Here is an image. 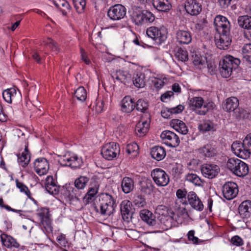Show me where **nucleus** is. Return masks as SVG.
Returning a JSON list of instances; mask_svg holds the SVG:
<instances>
[{"label": "nucleus", "instance_id": "obj_1", "mask_svg": "<svg viewBox=\"0 0 251 251\" xmlns=\"http://www.w3.org/2000/svg\"><path fill=\"white\" fill-rule=\"evenodd\" d=\"M214 24L216 31L220 35L219 39L216 41L217 47L220 50L227 49L231 42L229 22L226 17L218 15L214 19Z\"/></svg>", "mask_w": 251, "mask_h": 251}, {"label": "nucleus", "instance_id": "obj_2", "mask_svg": "<svg viewBox=\"0 0 251 251\" xmlns=\"http://www.w3.org/2000/svg\"><path fill=\"white\" fill-rule=\"evenodd\" d=\"M189 105L191 110L199 115H206L208 111L214 109V103L210 100L204 101L201 97H195L189 100Z\"/></svg>", "mask_w": 251, "mask_h": 251}, {"label": "nucleus", "instance_id": "obj_3", "mask_svg": "<svg viewBox=\"0 0 251 251\" xmlns=\"http://www.w3.org/2000/svg\"><path fill=\"white\" fill-rule=\"evenodd\" d=\"M240 60L230 55L225 56L219 63V72L223 77H229L233 70L238 68Z\"/></svg>", "mask_w": 251, "mask_h": 251}, {"label": "nucleus", "instance_id": "obj_4", "mask_svg": "<svg viewBox=\"0 0 251 251\" xmlns=\"http://www.w3.org/2000/svg\"><path fill=\"white\" fill-rule=\"evenodd\" d=\"M233 153L243 159H247L251 153V133L248 134L243 142H234L231 145Z\"/></svg>", "mask_w": 251, "mask_h": 251}, {"label": "nucleus", "instance_id": "obj_5", "mask_svg": "<svg viewBox=\"0 0 251 251\" xmlns=\"http://www.w3.org/2000/svg\"><path fill=\"white\" fill-rule=\"evenodd\" d=\"M155 16L150 11L147 10H136L133 11L131 15V20L135 25H142L148 23H152L154 21Z\"/></svg>", "mask_w": 251, "mask_h": 251}, {"label": "nucleus", "instance_id": "obj_6", "mask_svg": "<svg viewBox=\"0 0 251 251\" xmlns=\"http://www.w3.org/2000/svg\"><path fill=\"white\" fill-rule=\"evenodd\" d=\"M58 161L62 166H68L74 169L80 168L83 164V161L81 157L70 152L60 157Z\"/></svg>", "mask_w": 251, "mask_h": 251}, {"label": "nucleus", "instance_id": "obj_7", "mask_svg": "<svg viewBox=\"0 0 251 251\" xmlns=\"http://www.w3.org/2000/svg\"><path fill=\"white\" fill-rule=\"evenodd\" d=\"M146 34L149 38L160 44L166 40L167 30L163 26L160 28L151 26L147 29Z\"/></svg>", "mask_w": 251, "mask_h": 251}, {"label": "nucleus", "instance_id": "obj_8", "mask_svg": "<svg viewBox=\"0 0 251 251\" xmlns=\"http://www.w3.org/2000/svg\"><path fill=\"white\" fill-rule=\"evenodd\" d=\"M120 151L119 144L115 142H110L102 147L101 154L105 159L112 160L119 154Z\"/></svg>", "mask_w": 251, "mask_h": 251}, {"label": "nucleus", "instance_id": "obj_9", "mask_svg": "<svg viewBox=\"0 0 251 251\" xmlns=\"http://www.w3.org/2000/svg\"><path fill=\"white\" fill-rule=\"evenodd\" d=\"M151 176L155 184L158 186H166L169 182V177L162 169L156 168L151 173Z\"/></svg>", "mask_w": 251, "mask_h": 251}, {"label": "nucleus", "instance_id": "obj_10", "mask_svg": "<svg viewBox=\"0 0 251 251\" xmlns=\"http://www.w3.org/2000/svg\"><path fill=\"white\" fill-rule=\"evenodd\" d=\"M126 9L120 4H117L110 7L107 12L109 18L113 20L117 21L123 19L126 15Z\"/></svg>", "mask_w": 251, "mask_h": 251}, {"label": "nucleus", "instance_id": "obj_11", "mask_svg": "<svg viewBox=\"0 0 251 251\" xmlns=\"http://www.w3.org/2000/svg\"><path fill=\"white\" fill-rule=\"evenodd\" d=\"M161 138L165 144L171 147H176L180 143L178 136L174 132L170 130H165L161 134Z\"/></svg>", "mask_w": 251, "mask_h": 251}, {"label": "nucleus", "instance_id": "obj_12", "mask_svg": "<svg viewBox=\"0 0 251 251\" xmlns=\"http://www.w3.org/2000/svg\"><path fill=\"white\" fill-rule=\"evenodd\" d=\"M202 175L209 179L215 177L220 171L219 166L211 163H205L201 165V168Z\"/></svg>", "mask_w": 251, "mask_h": 251}, {"label": "nucleus", "instance_id": "obj_13", "mask_svg": "<svg viewBox=\"0 0 251 251\" xmlns=\"http://www.w3.org/2000/svg\"><path fill=\"white\" fill-rule=\"evenodd\" d=\"M223 193L224 197L228 200L235 198L238 193L237 184L233 182H227L223 186Z\"/></svg>", "mask_w": 251, "mask_h": 251}, {"label": "nucleus", "instance_id": "obj_14", "mask_svg": "<svg viewBox=\"0 0 251 251\" xmlns=\"http://www.w3.org/2000/svg\"><path fill=\"white\" fill-rule=\"evenodd\" d=\"M2 96L3 99L7 102L11 103L12 102H17L22 99V95L19 91H17L14 88L7 89L3 91Z\"/></svg>", "mask_w": 251, "mask_h": 251}, {"label": "nucleus", "instance_id": "obj_15", "mask_svg": "<svg viewBox=\"0 0 251 251\" xmlns=\"http://www.w3.org/2000/svg\"><path fill=\"white\" fill-rule=\"evenodd\" d=\"M200 156L204 158H212L218 154L217 147L211 144H207L198 150Z\"/></svg>", "mask_w": 251, "mask_h": 251}, {"label": "nucleus", "instance_id": "obj_16", "mask_svg": "<svg viewBox=\"0 0 251 251\" xmlns=\"http://www.w3.org/2000/svg\"><path fill=\"white\" fill-rule=\"evenodd\" d=\"M36 215L39 218L41 224L45 227H50L51 224V215L48 208L41 207L36 210Z\"/></svg>", "mask_w": 251, "mask_h": 251}, {"label": "nucleus", "instance_id": "obj_17", "mask_svg": "<svg viewBox=\"0 0 251 251\" xmlns=\"http://www.w3.org/2000/svg\"><path fill=\"white\" fill-rule=\"evenodd\" d=\"M34 167L36 173L39 176L46 175L49 169L48 160L44 157L36 159L34 163Z\"/></svg>", "mask_w": 251, "mask_h": 251}, {"label": "nucleus", "instance_id": "obj_18", "mask_svg": "<svg viewBox=\"0 0 251 251\" xmlns=\"http://www.w3.org/2000/svg\"><path fill=\"white\" fill-rule=\"evenodd\" d=\"M186 12L192 16H196L201 11V5L197 0H187L185 4Z\"/></svg>", "mask_w": 251, "mask_h": 251}, {"label": "nucleus", "instance_id": "obj_19", "mask_svg": "<svg viewBox=\"0 0 251 251\" xmlns=\"http://www.w3.org/2000/svg\"><path fill=\"white\" fill-rule=\"evenodd\" d=\"M176 38L179 44L188 45L192 41V34L188 30L178 29L176 32Z\"/></svg>", "mask_w": 251, "mask_h": 251}, {"label": "nucleus", "instance_id": "obj_20", "mask_svg": "<svg viewBox=\"0 0 251 251\" xmlns=\"http://www.w3.org/2000/svg\"><path fill=\"white\" fill-rule=\"evenodd\" d=\"M45 187L47 191L50 194L57 195L59 192L60 187L57 185L52 176H50L46 178Z\"/></svg>", "mask_w": 251, "mask_h": 251}, {"label": "nucleus", "instance_id": "obj_21", "mask_svg": "<svg viewBox=\"0 0 251 251\" xmlns=\"http://www.w3.org/2000/svg\"><path fill=\"white\" fill-rule=\"evenodd\" d=\"M120 210L123 220L129 223L131 221L132 216L135 212V208L133 205H120Z\"/></svg>", "mask_w": 251, "mask_h": 251}, {"label": "nucleus", "instance_id": "obj_22", "mask_svg": "<svg viewBox=\"0 0 251 251\" xmlns=\"http://www.w3.org/2000/svg\"><path fill=\"white\" fill-rule=\"evenodd\" d=\"M170 206L171 205H157L155 209V213L159 215L166 217L169 216L171 218H173L175 215V212Z\"/></svg>", "mask_w": 251, "mask_h": 251}, {"label": "nucleus", "instance_id": "obj_23", "mask_svg": "<svg viewBox=\"0 0 251 251\" xmlns=\"http://www.w3.org/2000/svg\"><path fill=\"white\" fill-rule=\"evenodd\" d=\"M52 3L64 16H67L71 12V6L66 0H53Z\"/></svg>", "mask_w": 251, "mask_h": 251}, {"label": "nucleus", "instance_id": "obj_24", "mask_svg": "<svg viewBox=\"0 0 251 251\" xmlns=\"http://www.w3.org/2000/svg\"><path fill=\"white\" fill-rule=\"evenodd\" d=\"M170 124V126L179 133L183 135L188 133V127L183 121L179 119H172Z\"/></svg>", "mask_w": 251, "mask_h": 251}, {"label": "nucleus", "instance_id": "obj_25", "mask_svg": "<svg viewBox=\"0 0 251 251\" xmlns=\"http://www.w3.org/2000/svg\"><path fill=\"white\" fill-rule=\"evenodd\" d=\"M0 239L2 245L7 248H18L20 247L16 240L10 235L2 234Z\"/></svg>", "mask_w": 251, "mask_h": 251}, {"label": "nucleus", "instance_id": "obj_26", "mask_svg": "<svg viewBox=\"0 0 251 251\" xmlns=\"http://www.w3.org/2000/svg\"><path fill=\"white\" fill-rule=\"evenodd\" d=\"M117 205H93L96 211L101 215L110 216L113 214Z\"/></svg>", "mask_w": 251, "mask_h": 251}, {"label": "nucleus", "instance_id": "obj_27", "mask_svg": "<svg viewBox=\"0 0 251 251\" xmlns=\"http://www.w3.org/2000/svg\"><path fill=\"white\" fill-rule=\"evenodd\" d=\"M142 220L150 226L155 225L156 221L151 212L148 209L142 210L140 212Z\"/></svg>", "mask_w": 251, "mask_h": 251}, {"label": "nucleus", "instance_id": "obj_28", "mask_svg": "<svg viewBox=\"0 0 251 251\" xmlns=\"http://www.w3.org/2000/svg\"><path fill=\"white\" fill-rule=\"evenodd\" d=\"M152 2L153 7L160 12H167L172 7L168 0H152Z\"/></svg>", "mask_w": 251, "mask_h": 251}, {"label": "nucleus", "instance_id": "obj_29", "mask_svg": "<svg viewBox=\"0 0 251 251\" xmlns=\"http://www.w3.org/2000/svg\"><path fill=\"white\" fill-rule=\"evenodd\" d=\"M192 60L196 69L202 70L206 68V57L195 53L192 55Z\"/></svg>", "mask_w": 251, "mask_h": 251}, {"label": "nucleus", "instance_id": "obj_30", "mask_svg": "<svg viewBox=\"0 0 251 251\" xmlns=\"http://www.w3.org/2000/svg\"><path fill=\"white\" fill-rule=\"evenodd\" d=\"M150 127V122L145 121L139 122L136 125L135 131L139 137L144 136L148 132Z\"/></svg>", "mask_w": 251, "mask_h": 251}, {"label": "nucleus", "instance_id": "obj_31", "mask_svg": "<svg viewBox=\"0 0 251 251\" xmlns=\"http://www.w3.org/2000/svg\"><path fill=\"white\" fill-rule=\"evenodd\" d=\"M151 157L157 161L162 160L166 156L165 149L161 146H155L151 148Z\"/></svg>", "mask_w": 251, "mask_h": 251}, {"label": "nucleus", "instance_id": "obj_32", "mask_svg": "<svg viewBox=\"0 0 251 251\" xmlns=\"http://www.w3.org/2000/svg\"><path fill=\"white\" fill-rule=\"evenodd\" d=\"M134 102L130 96H126L122 101V110L126 113H130L135 108Z\"/></svg>", "mask_w": 251, "mask_h": 251}, {"label": "nucleus", "instance_id": "obj_33", "mask_svg": "<svg viewBox=\"0 0 251 251\" xmlns=\"http://www.w3.org/2000/svg\"><path fill=\"white\" fill-rule=\"evenodd\" d=\"M239 105V101L236 97L227 98L224 104L223 108L228 112L234 111Z\"/></svg>", "mask_w": 251, "mask_h": 251}, {"label": "nucleus", "instance_id": "obj_34", "mask_svg": "<svg viewBox=\"0 0 251 251\" xmlns=\"http://www.w3.org/2000/svg\"><path fill=\"white\" fill-rule=\"evenodd\" d=\"M99 185L96 183L93 186L90 187L87 193L84 197V200L87 202H91L96 197L98 193Z\"/></svg>", "mask_w": 251, "mask_h": 251}, {"label": "nucleus", "instance_id": "obj_35", "mask_svg": "<svg viewBox=\"0 0 251 251\" xmlns=\"http://www.w3.org/2000/svg\"><path fill=\"white\" fill-rule=\"evenodd\" d=\"M121 187L125 193H130L134 188L133 180L129 177H124L121 182Z\"/></svg>", "mask_w": 251, "mask_h": 251}, {"label": "nucleus", "instance_id": "obj_36", "mask_svg": "<svg viewBox=\"0 0 251 251\" xmlns=\"http://www.w3.org/2000/svg\"><path fill=\"white\" fill-rule=\"evenodd\" d=\"M249 169L248 165L243 161L239 163L234 170L233 173L239 177H244L249 173Z\"/></svg>", "mask_w": 251, "mask_h": 251}, {"label": "nucleus", "instance_id": "obj_37", "mask_svg": "<svg viewBox=\"0 0 251 251\" xmlns=\"http://www.w3.org/2000/svg\"><path fill=\"white\" fill-rule=\"evenodd\" d=\"M198 128L200 131L202 132L216 130L215 125L213 122L209 120L202 121L199 125Z\"/></svg>", "mask_w": 251, "mask_h": 251}, {"label": "nucleus", "instance_id": "obj_38", "mask_svg": "<svg viewBox=\"0 0 251 251\" xmlns=\"http://www.w3.org/2000/svg\"><path fill=\"white\" fill-rule=\"evenodd\" d=\"M145 75L138 72L133 75L132 81L134 85L139 88H143L145 86Z\"/></svg>", "mask_w": 251, "mask_h": 251}, {"label": "nucleus", "instance_id": "obj_39", "mask_svg": "<svg viewBox=\"0 0 251 251\" xmlns=\"http://www.w3.org/2000/svg\"><path fill=\"white\" fill-rule=\"evenodd\" d=\"M30 160V154L28 149V146H25L24 151L22 152L21 156H18V162L23 167L28 165Z\"/></svg>", "mask_w": 251, "mask_h": 251}, {"label": "nucleus", "instance_id": "obj_40", "mask_svg": "<svg viewBox=\"0 0 251 251\" xmlns=\"http://www.w3.org/2000/svg\"><path fill=\"white\" fill-rule=\"evenodd\" d=\"M238 25L242 28L251 29V17L248 15L239 16L237 20Z\"/></svg>", "mask_w": 251, "mask_h": 251}, {"label": "nucleus", "instance_id": "obj_41", "mask_svg": "<svg viewBox=\"0 0 251 251\" xmlns=\"http://www.w3.org/2000/svg\"><path fill=\"white\" fill-rule=\"evenodd\" d=\"M15 181L16 187L20 190V192L25 193L28 199L31 200L35 204H36L37 201L31 197V193L28 187L23 182L19 181L18 179H16Z\"/></svg>", "mask_w": 251, "mask_h": 251}, {"label": "nucleus", "instance_id": "obj_42", "mask_svg": "<svg viewBox=\"0 0 251 251\" xmlns=\"http://www.w3.org/2000/svg\"><path fill=\"white\" fill-rule=\"evenodd\" d=\"M128 75V74L127 72L119 70L112 74L111 76L113 79H115L121 83H126Z\"/></svg>", "mask_w": 251, "mask_h": 251}, {"label": "nucleus", "instance_id": "obj_43", "mask_svg": "<svg viewBox=\"0 0 251 251\" xmlns=\"http://www.w3.org/2000/svg\"><path fill=\"white\" fill-rule=\"evenodd\" d=\"M89 178L85 176H80L77 178L74 182L76 188L78 190L84 189L89 181Z\"/></svg>", "mask_w": 251, "mask_h": 251}, {"label": "nucleus", "instance_id": "obj_44", "mask_svg": "<svg viewBox=\"0 0 251 251\" xmlns=\"http://www.w3.org/2000/svg\"><path fill=\"white\" fill-rule=\"evenodd\" d=\"M238 212L243 218H248L251 214V205H239Z\"/></svg>", "mask_w": 251, "mask_h": 251}, {"label": "nucleus", "instance_id": "obj_45", "mask_svg": "<svg viewBox=\"0 0 251 251\" xmlns=\"http://www.w3.org/2000/svg\"><path fill=\"white\" fill-rule=\"evenodd\" d=\"M185 180L190 182L196 186H201L202 183L201 179L196 174H188L185 176Z\"/></svg>", "mask_w": 251, "mask_h": 251}, {"label": "nucleus", "instance_id": "obj_46", "mask_svg": "<svg viewBox=\"0 0 251 251\" xmlns=\"http://www.w3.org/2000/svg\"><path fill=\"white\" fill-rule=\"evenodd\" d=\"M135 108L139 112L145 113L148 109L149 103L143 99H139L136 102Z\"/></svg>", "mask_w": 251, "mask_h": 251}, {"label": "nucleus", "instance_id": "obj_47", "mask_svg": "<svg viewBox=\"0 0 251 251\" xmlns=\"http://www.w3.org/2000/svg\"><path fill=\"white\" fill-rule=\"evenodd\" d=\"M44 43L46 48L50 49L52 51L55 52L56 54L59 52V49L58 48L57 43L51 39H47L44 41Z\"/></svg>", "mask_w": 251, "mask_h": 251}, {"label": "nucleus", "instance_id": "obj_48", "mask_svg": "<svg viewBox=\"0 0 251 251\" xmlns=\"http://www.w3.org/2000/svg\"><path fill=\"white\" fill-rule=\"evenodd\" d=\"M75 96L78 100L84 101L87 97L86 91L83 87H79L75 90Z\"/></svg>", "mask_w": 251, "mask_h": 251}, {"label": "nucleus", "instance_id": "obj_49", "mask_svg": "<svg viewBox=\"0 0 251 251\" xmlns=\"http://www.w3.org/2000/svg\"><path fill=\"white\" fill-rule=\"evenodd\" d=\"M244 59L251 64V44L245 45L242 49Z\"/></svg>", "mask_w": 251, "mask_h": 251}, {"label": "nucleus", "instance_id": "obj_50", "mask_svg": "<svg viewBox=\"0 0 251 251\" xmlns=\"http://www.w3.org/2000/svg\"><path fill=\"white\" fill-rule=\"evenodd\" d=\"M187 198L189 204H202L201 200L194 192L191 191L188 193Z\"/></svg>", "mask_w": 251, "mask_h": 251}, {"label": "nucleus", "instance_id": "obj_51", "mask_svg": "<svg viewBox=\"0 0 251 251\" xmlns=\"http://www.w3.org/2000/svg\"><path fill=\"white\" fill-rule=\"evenodd\" d=\"M176 58L182 62H185L188 60V54L186 50L180 48L175 54Z\"/></svg>", "mask_w": 251, "mask_h": 251}, {"label": "nucleus", "instance_id": "obj_52", "mask_svg": "<svg viewBox=\"0 0 251 251\" xmlns=\"http://www.w3.org/2000/svg\"><path fill=\"white\" fill-rule=\"evenodd\" d=\"M242 161L236 158H231L228 159L227 162L226 163V166L227 169H228L232 173L234 171V170L237 167V165L239 163H241Z\"/></svg>", "mask_w": 251, "mask_h": 251}, {"label": "nucleus", "instance_id": "obj_53", "mask_svg": "<svg viewBox=\"0 0 251 251\" xmlns=\"http://www.w3.org/2000/svg\"><path fill=\"white\" fill-rule=\"evenodd\" d=\"M86 0H73L74 7L78 13L83 12L86 6Z\"/></svg>", "mask_w": 251, "mask_h": 251}, {"label": "nucleus", "instance_id": "obj_54", "mask_svg": "<svg viewBox=\"0 0 251 251\" xmlns=\"http://www.w3.org/2000/svg\"><path fill=\"white\" fill-rule=\"evenodd\" d=\"M187 194V192L185 189H179L176 192V196L177 199L180 200V202H182V204H187L186 201Z\"/></svg>", "mask_w": 251, "mask_h": 251}, {"label": "nucleus", "instance_id": "obj_55", "mask_svg": "<svg viewBox=\"0 0 251 251\" xmlns=\"http://www.w3.org/2000/svg\"><path fill=\"white\" fill-rule=\"evenodd\" d=\"M138 150L139 147L138 145L135 143H132L127 145L126 151L128 154L134 153V155H136L138 153Z\"/></svg>", "mask_w": 251, "mask_h": 251}, {"label": "nucleus", "instance_id": "obj_56", "mask_svg": "<svg viewBox=\"0 0 251 251\" xmlns=\"http://www.w3.org/2000/svg\"><path fill=\"white\" fill-rule=\"evenodd\" d=\"M176 208L174 210L176 214L178 216H188V213L185 207H180V205H176Z\"/></svg>", "mask_w": 251, "mask_h": 251}, {"label": "nucleus", "instance_id": "obj_57", "mask_svg": "<svg viewBox=\"0 0 251 251\" xmlns=\"http://www.w3.org/2000/svg\"><path fill=\"white\" fill-rule=\"evenodd\" d=\"M101 199L104 204H115L116 202L114 198L107 193L102 194Z\"/></svg>", "mask_w": 251, "mask_h": 251}, {"label": "nucleus", "instance_id": "obj_58", "mask_svg": "<svg viewBox=\"0 0 251 251\" xmlns=\"http://www.w3.org/2000/svg\"><path fill=\"white\" fill-rule=\"evenodd\" d=\"M132 201L134 204H143V203H146L144 196L140 194H135L132 198Z\"/></svg>", "mask_w": 251, "mask_h": 251}, {"label": "nucleus", "instance_id": "obj_59", "mask_svg": "<svg viewBox=\"0 0 251 251\" xmlns=\"http://www.w3.org/2000/svg\"><path fill=\"white\" fill-rule=\"evenodd\" d=\"M2 207L5 208L6 209L9 211H11L13 212L18 213L21 216H25V213L27 212H31V211L29 210H17L15 209L12 208L11 207L8 206V205H0Z\"/></svg>", "mask_w": 251, "mask_h": 251}, {"label": "nucleus", "instance_id": "obj_60", "mask_svg": "<svg viewBox=\"0 0 251 251\" xmlns=\"http://www.w3.org/2000/svg\"><path fill=\"white\" fill-rule=\"evenodd\" d=\"M230 242L235 246H241L244 244L243 239L239 236L235 235L231 239Z\"/></svg>", "mask_w": 251, "mask_h": 251}, {"label": "nucleus", "instance_id": "obj_61", "mask_svg": "<svg viewBox=\"0 0 251 251\" xmlns=\"http://www.w3.org/2000/svg\"><path fill=\"white\" fill-rule=\"evenodd\" d=\"M65 195L68 197L67 199L69 201H73L76 198L72 187H68L67 188Z\"/></svg>", "mask_w": 251, "mask_h": 251}, {"label": "nucleus", "instance_id": "obj_62", "mask_svg": "<svg viewBox=\"0 0 251 251\" xmlns=\"http://www.w3.org/2000/svg\"><path fill=\"white\" fill-rule=\"evenodd\" d=\"M195 231L193 230H190L187 233L188 239L189 241L192 242V243L197 244L199 243V239L195 236Z\"/></svg>", "mask_w": 251, "mask_h": 251}, {"label": "nucleus", "instance_id": "obj_63", "mask_svg": "<svg viewBox=\"0 0 251 251\" xmlns=\"http://www.w3.org/2000/svg\"><path fill=\"white\" fill-rule=\"evenodd\" d=\"M174 93L172 91H168L161 95L160 100L163 102H167L171 97H173Z\"/></svg>", "mask_w": 251, "mask_h": 251}, {"label": "nucleus", "instance_id": "obj_64", "mask_svg": "<svg viewBox=\"0 0 251 251\" xmlns=\"http://www.w3.org/2000/svg\"><path fill=\"white\" fill-rule=\"evenodd\" d=\"M80 53L81 59L84 61L87 65H89L91 63L90 60L87 57L86 52L82 48H80Z\"/></svg>", "mask_w": 251, "mask_h": 251}]
</instances>
